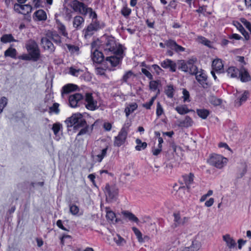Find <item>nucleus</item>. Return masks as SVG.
I'll list each match as a JSON object with an SVG mask.
<instances>
[{"mask_svg":"<svg viewBox=\"0 0 251 251\" xmlns=\"http://www.w3.org/2000/svg\"><path fill=\"white\" fill-rule=\"evenodd\" d=\"M102 46L104 52L106 55L110 54L120 55L123 53L122 46L117 44L113 37H108Z\"/></svg>","mask_w":251,"mask_h":251,"instance_id":"1","label":"nucleus"},{"mask_svg":"<svg viewBox=\"0 0 251 251\" xmlns=\"http://www.w3.org/2000/svg\"><path fill=\"white\" fill-rule=\"evenodd\" d=\"M105 26V23L101 20L98 19L91 21V23L82 31L84 37L85 39L90 38L95 32L103 29Z\"/></svg>","mask_w":251,"mask_h":251,"instance_id":"2","label":"nucleus"},{"mask_svg":"<svg viewBox=\"0 0 251 251\" xmlns=\"http://www.w3.org/2000/svg\"><path fill=\"white\" fill-rule=\"evenodd\" d=\"M100 98L96 94L92 93H86L84 97V105L89 110L95 111L100 106Z\"/></svg>","mask_w":251,"mask_h":251,"instance_id":"3","label":"nucleus"},{"mask_svg":"<svg viewBox=\"0 0 251 251\" xmlns=\"http://www.w3.org/2000/svg\"><path fill=\"white\" fill-rule=\"evenodd\" d=\"M65 122L68 127L73 126L74 130H77L86 124L85 120L80 113L73 114L72 116L68 118Z\"/></svg>","mask_w":251,"mask_h":251,"instance_id":"4","label":"nucleus"},{"mask_svg":"<svg viewBox=\"0 0 251 251\" xmlns=\"http://www.w3.org/2000/svg\"><path fill=\"white\" fill-rule=\"evenodd\" d=\"M26 49L33 61H38L40 57V51L37 43L32 39L28 40L25 44Z\"/></svg>","mask_w":251,"mask_h":251,"instance_id":"5","label":"nucleus"},{"mask_svg":"<svg viewBox=\"0 0 251 251\" xmlns=\"http://www.w3.org/2000/svg\"><path fill=\"white\" fill-rule=\"evenodd\" d=\"M227 161V158L218 154H211L207 160L209 165L219 169H221L226 166Z\"/></svg>","mask_w":251,"mask_h":251,"instance_id":"6","label":"nucleus"},{"mask_svg":"<svg viewBox=\"0 0 251 251\" xmlns=\"http://www.w3.org/2000/svg\"><path fill=\"white\" fill-rule=\"evenodd\" d=\"M128 134V130L123 127L121 128L117 136L114 137V146L119 147L126 142Z\"/></svg>","mask_w":251,"mask_h":251,"instance_id":"7","label":"nucleus"},{"mask_svg":"<svg viewBox=\"0 0 251 251\" xmlns=\"http://www.w3.org/2000/svg\"><path fill=\"white\" fill-rule=\"evenodd\" d=\"M70 7L75 12L84 16L86 15V10L88 7L83 2L78 0H73L70 3Z\"/></svg>","mask_w":251,"mask_h":251,"instance_id":"8","label":"nucleus"},{"mask_svg":"<svg viewBox=\"0 0 251 251\" xmlns=\"http://www.w3.org/2000/svg\"><path fill=\"white\" fill-rule=\"evenodd\" d=\"M104 193L106 201L111 202L116 199L118 194V190L115 186H110L107 184L105 187Z\"/></svg>","mask_w":251,"mask_h":251,"instance_id":"9","label":"nucleus"},{"mask_svg":"<svg viewBox=\"0 0 251 251\" xmlns=\"http://www.w3.org/2000/svg\"><path fill=\"white\" fill-rule=\"evenodd\" d=\"M196 76V78L198 82L204 88L208 87V83H207V76L204 70L201 69L200 71L197 69L196 73L194 74Z\"/></svg>","mask_w":251,"mask_h":251,"instance_id":"10","label":"nucleus"},{"mask_svg":"<svg viewBox=\"0 0 251 251\" xmlns=\"http://www.w3.org/2000/svg\"><path fill=\"white\" fill-rule=\"evenodd\" d=\"M83 96L79 93H75L70 96L69 102L71 107L75 108L79 105L83 100Z\"/></svg>","mask_w":251,"mask_h":251,"instance_id":"11","label":"nucleus"},{"mask_svg":"<svg viewBox=\"0 0 251 251\" xmlns=\"http://www.w3.org/2000/svg\"><path fill=\"white\" fill-rule=\"evenodd\" d=\"M14 10L19 13L26 15L31 12L32 7L29 4L22 5L20 3H15L14 6Z\"/></svg>","mask_w":251,"mask_h":251,"instance_id":"12","label":"nucleus"},{"mask_svg":"<svg viewBox=\"0 0 251 251\" xmlns=\"http://www.w3.org/2000/svg\"><path fill=\"white\" fill-rule=\"evenodd\" d=\"M161 66L164 69H169L172 72H175L176 69V64L173 60L166 59L160 63Z\"/></svg>","mask_w":251,"mask_h":251,"instance_id":"13","label":"nucleus"},{"mask_svg":"<svg viewBox=\"0 0 251 251\" xmlns=\"http://www.w3.org/2000/svg\"><path fill=\"white\" fill-rule=\"evenodd\" d=\"M113 54V55L107 56L106 57V61L109 62L111 66H116L122 61L123 58V54L120 55Z\"/></svg>","mask_w":251,"mask_h":251,"instance_id":"14","label":"nucleus"},{"mask_svg":"<svg viewBox=\"0 0 251 251\" xmlns=\"http://www.w3.org/2000/svg\"><path fill=\"white\" fill-rule=\"evenodd\" d=\"M222 238L225 244L221 246L236 248L237 246L236 241L229 234H226L224 235Z\"/></svg>","mask_w":251,"mask_h":251,"instance_id":"15","label":"nucleus"},{"mask_svg":"<svg viewBox=\"0 0 251 251\" xmlns=\"http://www.w3.org/2000/svg\"><path fill=\"white\" fill-rule=\"evenodd\" d=\"M84 18L80 15H77L74 18L73 25L76 30L80 29L83 26L84 24Z\"/></svg>","mask_w":251,"mask_h":251,"instance_id":"16","label":"nucleus"},{"mask_svg":"<svg viewBox=\"0 0 251 251\" xmlns=\"http://www.w3.org/2000/svg\"><path fill=\"white\" fill-rule=\"evenodd\" d=\"M41 44L45 50H49L50 51H53L54 50L55 48L53 44L47 37L42 38Z\"/></svg>","mask_w":251,"mask_h":251,"instance_id":"17","label":"nucleus"},{"mask_svg":"<svg viewBox=\"0 0 251 251\" xmlns=\"http://www.w3.org/2000/svg\"><path fill=\"white\" fill-rule=\"evenodd\" d=\"M212 67L213 70L217 73H222L224 69V65L222 60L220 59H214L212 62Z\"/></svg>","mask_w":251,"mask_h":251,"instance_id":"18","label":"nucleus"},{"mask_svg":"<svg viewBox=\"0 0 251 251\" xmlns=\"http://www.w3.org/2000/svg\"><path fill=\"white\" fill-rule=\"evenodd\" d=\"M196 61L197 59L196 58H192L186 61L188 68V73L191 75H193L194 73H196V71L198 69L197 67L195 65Z\"/></svg>","mask_w":251,"mask_h":251,"instance_id":"19","label":"nucleus"},{"mask_svg":"<svg viewBox=\"0 0 251 251\" xmlns=\"http://www.w3.org/2000/svg\"><path fill=\"white\" fill-rule=\"evenodd\" d=\"M104 55L102 52L97 50H95L92 55L93 61L96 63H100L104 60Z\"/></svg>","mask_w":251,"mask_h":251,"instance_id":"20","label":"nucleus"},{"mask_svg":"<svg viewBox=\"0 0 251 251\" xmlns=\"http://www.w3.org/2000/svg\"><path fill=\"white\" fill-rule=\"evenodd\" d=\"M194 124L192 119L189 116H186L183 120L179 122L178 126L182 127L192 126Z\"/></svg>","mask_w":251,"mask_h":251,"instance_id":"21","label":"nucleus"},{"mask_svg":"<svg viewBox=\"0 0 251 251\" xmlns=\"http://www.w3.org/2000/svg\"><path fill=\"white\" fill-rule=\"evenodd\" d=\"M173 215L174 217V223L173 225V227L174 228H175L177 226L182 225L185 222L186 217H184L183 219H182L180 217V215L179 213H174Z\"/></svg>","mask_w":251,"mask_h":251,"instance_id":"22","label":"nucleus"},{"mask_svg":"<svg viewBox=\"0 0 251 251\" xmlns=\"http://www.w3.org/2000/svg\"><path fill=\"white\" fill-rule=\"evenodd\" d=\"M93 126L94 125H92L91 126H89L86 123L85 126H82L80 128L81 129L77 133V137L85 134H90L93 129Z\"/></svg>","mask_w":251,"mask_h":251,"instance_id":"23","label":"nucleus"},{"mask_svg":"<svg viewBox=\"0 0 251 251\" xmlns=\"http://www.w3.org/2000/svg\"><path fill=\"white\" fill-rule=\"evenodd\" d=\"M194 176L192 173L183 176V181L188 189H190L191 188L192 184L194 182Z\"/></svg>","mask_w":251,"mask_h":251,"instance_id":"24","label":"nucleus"},{"mask_svg":"<svg viewBox=\"0 0 251 251\" xmlns=\"http://www.w3.org/2000/svg\"><path fill=\"white\" fill-rule=\"evenodd\" d=\"M135 77V74L131 71L126 72L123 75L122 80L129 85L130 84V81Z\"/></svg>","mask_w":251,"mask_h":251,"instance_id":"25","label":"nucleus"},{"mask_svg":"<svg viewBox=\"0 0 251 251\" xmlns=\"http://www.w3.org/2000/svg\"><path fill=\"white\" fill-rule=\"evenodd\" d=\"M238 75L242 82H248L251 80V76L248 71L244 68H242L240 70Z\"/></svg>","mask_w":251,"mask_h":251,"instance_id":"26","label":"nucleus"},{"mask_svg":"<svg viewBox=\"0 0 251 251\" xmlns=\"http://www.w3.org/2000/svg\"><path fill=\"white\" fill-rule=\"evenodd\" d=\"M248 93L247 91H245L242 94L236 93V97H237V100H235L236 104L238 106H240L241 105L243 102H244L248 98Z\"/></svg>","mask_w":251,"mask_h":251,"instance_id":"27","label":"nucleus"},{"mask_svg":"<svg viewBox=\"0 0 251 251\" xmlns=\"http://www.w3.org/2000/svg\"><path fill=\"white\" fill-rule=\"evenodd\" d=\"M17 55V51L16 49L13 47L12 45H11L4 52L5 57H9L13 59H16Z\"/></svg>","mask_w":251,"mask_h":251,"instance_id":"28","label":"nucleus"},{"mask_svg":"<svg viewBox=\"0 0 251 251\" xmlns=\"http://www.w3.org/2000/svg\"><path fill=\"white\" fill-rule=\"evenodd\" d=\"M175 109L180 115H185L191 111H194L192 109H189L185 104L179 105L176 106Z\"/></svg>","mask_w":251,"mask_h":251,"instance_id":"29","label":"nucleus"},{"mask_svg":"<svg viewBox=\"0 0 251 251\" xmlns=\"http://www.w3.org/2000/svg\"><path fill=\"white\" fill-rule=\"evenodd\" d=\"M0 42L3 44H7L13 42H18V41L14 38L11 34H5L0 37Z\"/></svg>","mask_w":251,"mask_h":251,"instance_id":"30","label":"nucleus"},{"mask_svg":"<svg viewBox=\"0 0 251 251\" xmlns=\"http://www.w3.org/2000/svg\"><path fill=\"white\" fill-rule=\"evenodd\" d=\"M122 215L126 218H127L129 221L134 222L136 223L139 222V219L133 213L128 211H123L122 212Z\"/></svg>","mask_w":251,"mask_h":251,"instance_id":"31","label":"nucleus"},{"mask_svg":"<svg viewBox=\"0 0 251 251\" xmlns=\"http://www.w3.org/2000/svg\"><path fill=\"white\" fill-rule=\"evenodd\" d=\"M240 70L235 67H230L226 70L227 75L232 78L237 77L238 76Z\"/></svg>","mask_w":251,"mask_h":251,"instance_id":"32","label":"nucleus"},{"mask_svg":"<svg viewBox=\"0 0 251 251\" xmlns=\"http://www.w3.org/2000/svg\"><path fill=\"white\" fill-rule=\"evenodd\" d=\"M137 107L138 105L136 102L129 104L125 109L126 116L128 117L130 114L133 113L137 108Z\"/></svg>","mask_w":251,"mask_h":251,"instance_id":"33","label":"nucleus"},{"mask_svg":"<svg viewBox=\"0 0 251 251\" xmlns=\"http://www.w3.org/2000/svg\"><path fill=\"white\" fill-rule=\"evenodd\" d=\"M108 146H106L105 148L101 150L100 153L95 156L96 160L98 162H101L102 159L106 156Z\"/></svg>","mask_w":251,"mask_h":251,"instance_id":"34","label":"nucleus"},{"mask_svg":"<svg viewBox=\"0 0 251 251\" xmlns=\"http://www.w3.org/2000/svg\"><path fill=\"white\" fill-rule=\"evenodd\" d=\"M196 112L198 115L202 119H206L210 114L209 111L206 109H197Z\"/></svg>","mask_w":251,"mask_h":251,"instance_id":"35","label":"nucleus"},{"mask_svg":"<svg viewBox=\"0 0 251 251\" xmlns=\"http://www.w3.org/2000/svg\"><path fill=\"white\" fill-rule=\"evenodd\" d=\"M34 15L39 21H45L47 19L46 13L43 10H37L35 12Z\"/></svg>","mask_w":251,"mask_h":251,"instance_id":"36","label":"nucleus"},{"mask_svg":"<svg viewBox=\"0 0 251 251\" xmlns=\"http://www.w3.org/2000/svg\"><path fill=\"white\" fill-rule=\"evenodd\" d=\"M113 240L118 246H123L126 243V240L119 234H117Z\"/></svg>","mask_w":251,"mask_h":251,"instance_id":"37","label":"nucleus"},{"mask_svg":"<svg viewBox=\"0 0 251 251\" xmlns=\"http://www.w3.org/2000/svg\"><path fill=\"white\" fill-rule=\"evenodd\" d=\"M76 86L72 84H68L64 86L62 90V94H68L75 90V87Z\"/></svg>","mask_w":251,"mask_h":251,"instance_id":"38","label":"nucleus"},{"mask_svg":"<svg viewBox=\"0 0 251 251\" xmlns=\"http://www.w3.org/2000/svg\"><path fill=\"white\" fill-rule=\"evenodd\" d=\"M50 38L53 41V42L56 44H60L61 43V40L60 36L56 32H52L50 33Z\"/></svg>","mask_w":251,"mask_h":251,"instance_id":"39","label":"nucleus"},{"mask_svg":"<svg viewBox=\"0 0 251 251\" xmlns=\"http://www.w3.org/2000/svg\"><path fill=\"white\" fill-rule=\"evenodd\" d=\"M69 74L74 76H78L81 75L82 70L79 69H76L74 67H71L69 69Z\"/></svg>","mask_w":251,"mask_h":251,"instance_id":"40","label":"nucleus"},{"mask_svg":"<svg viewBox=\"0 0 251 251\" xmlns=\"http://www.w3.org/2000/svg\"><path fill=\"white\" fill-rule=\"evenodd\" d=\"M136 143L137 146L135 147V149L137 151H141L146 148L147 144L146 142H142L140 139H137L136 140Z\"/></svg>","mask_w":251,"mask_h":251,"instance_id":"41","label":"nucleus"},{"mask_svg":"<svg viewBox=\"0 0 251 251\" xmlns=\"http://www.w3.org/2000/svg\"><path fill=\"white\" fill-rule=\"evenodd\" d=\"M192 251H198L201 247V243L195 239L192 241L191 245L189 247Z\"/></svg>","mask_w":251,"mask_h":251,"instance_id":"42","label":"nucleus"},{"mask_svg":"<svg viewBox=\"0 0 251 251\" xmlns=\"http://www.w3.org/2000/svg\"><path fill=\"white\" fill-rule=\"evenodd\" d=\"M68 50L72 54H78L79 48L78 47L70 44H66Z\"/></svg>","mask_w":251,"mask_h":251,"instance_id":"43","label":"nucleus"},{"mask_svg":"<svg viewBox=\"0 0 251 251\" xmlns=\"http://www.w3.org/2000/svg\"><path fill=\"white\" fill-rule=\"evenodd\" d=\"M86 11V15L87 13H89V17L91 19V21L98 20L97 13L93 10L92 8L88 7Z\"/></svg>","mask_w":251,"mask_h":251,"instance_id":"44","label":"nucleus"},{"mask_svg":"<svg viewBox=\"0 0 251 251\" xmlns=\"http://www.w3.org/2000/svg\"><path fill=\"white\" fill-rule=\"evenodd\" d=\"M106 217L107 220L112 222L116 218L115 214L113 211L110 210L109 208H106Z\"/></svg>","mask_w":251,"mask_h":251,"instance_id":"45","label":"nucleus"},{"mask_svg":"<svg viewBox=\"0 0 251 251\" xmlns=\"http://www.w3.org/2000/svg\"><path fill=\"white\" fill-rule=\"evenodd\" d=\"M165 93L169 98H172L174 95V89L172 85H169L165 90Z\"/></svg>","mask_w":251,"mask_h":251,"instance_id":"46","label":"nucleus"},{"mask_svg":"<svg viewBox=\"0 0 251 251\" xmlns=\"http://www.w3.org/2000/svg\"><path fill=\"white\" fill-rule=\"evenodd\" d=\"M57 28L60 33L65 37H68V32L66 31L65 26L61 23L57 24Z\"/></svg>","mask_w":251,"mask_h":251,"instance_id":"47","label":"nucleus"},{"mask_svg":"<svg viewBox=\"0 0 251 251\" xmlns=\"http://www.w3.org/2000/svg\"><path fill=\"white\" fill-rule=\"evenodd\" d=\"M70 211L73 215H78L79 212V207L75 204H72L69 205Z\"/></svg>","mask_w":251,"mask_h":251,"instance_id":"48","label":"nucleus"},{"mask_svg":"<svg viewBox=\"0 0 251 251\" xmlns=\"http://www.w3.org/2000/svg\"><path fill=\"white\" fill-rule=\"evenodd\" d=\"M62 128V125L59 123H56L53 125L52 130H53V133L55 136H57L58 135L59 131L61 130Z\"/></svg>","mask_w":251,"mask_h":251,"instance_id":"49","label":"nucleus"},{"mask_svg":"<svg viewBox=\"0 0 251 251\" xmlns=\"http://www.w3.org/2000/svg\"><path fill=\"white\" fill-rule=\"evenodd\" d=\"M80 78L86 81H89L91 79L90 74L88 72H84L82 70L81 75H80Z\"/></svg>","mask_w":251,"mask_h":251,"instance_id":"50","label":"nucleus"},{"mask_svg":"<svg viewBox=\"0 0 251 251\" xmlns=\"http://www.w3.org/2000/svg\"><path fill=\"white\" fill-rule=\"evenodd\" d=\"M133 231L137 237L138 240L140 242H142L143 241V239L142 238V234L140 232V231L136 227H133L132 228Z\"/></svg>","mask_w":251,"mask_h":251,"instance_id":"51","label":"nucleus"},{"mask_svg":"<svg viewBox=\"0 0 251 251\" xmlns=\"http://www.w3.org/2000/svg\"><path fill=\"white\" fill-rule=\"evenodd\" d=\"M59 104L57 103H54L53 105L49 107V112L54 113L58 114L59 113Z\"/></svg>","mask_w":251,"mask_h":251,"instance_id":"52","label":"nucleus"},{"mask_svg":"<svg viewBox=\"0 0 251 251\" xmlns=\"http://www.w3.org/2000/svg\"><path fill=\"white\" fill-rule=\"evenodd\" d=\"M179 69H180L182 71L188 73V68L187 64V62L184 60H181L178 67Z\"/></svg>","mask_w":251,"mask_h":251,"instance_id":"53","label":"nucleus"},{"mask_svg":"<svg viewBox=\"0 0 251 251\" xmlns=\"http://www.w3.org/2000/svg\"><path fill=\"white\" fill-rule=\"evenodd\" d=\"M210 102L215 106L219 105L222 103V100L214 96H211L209 99Z\"/></svg>","mask_w":251,"mask_h":251,"instance_id":"54","label":"nucleus"},{"mask_svg":"<svg viewBox=\"0 0 251 251\" xmlns=\"http://www.w3.org/2000/svg\"><path fill=\"white\" fill-rule=\"evenodd\" d=\"M182 99L184 102H190L191 100L190 99L189 92L185 89H183L182 91Z\"/></svg>","mask_w":251,"mask_h":251,"instance_id":"55","label":"nucleus"},{"mask_svg":"<svg viewBox=\"0 0 251 251\" xmlns=\"http://www.w3.org/2000/svg\"><path fill=\"white\" fill-rule=\"evenodd\" d=\"M198 40L201 43L207 47H211V42L206 38L202 36H200L198 37Z\"/></svg>","mask_w":251,"mask_h":251,"instance_id":"56","label":"nucleus"},{"mask_svg":"<svg viewBox=\"0 0 251 251\" xmlns=\"http://www.w3.org/2000/svg\"><path fill=\"white\" fill-rule=\"evenodd\" d=\"M7 99L5 97H2L0 100V113H1L3 108L6 106L7 104Z\"/></svg>","mask_w":251,"mask_h":251,"instance_id":"57","label":"nucleus"},{"mask_svg":"<svg viewBox=\"0 0 251 251\" xmlns=\"http://www.w3.org/2000/svg\"><path fill=\"white\" fill-rule=\"evenodd\" d=\"M176 44V42L172 39H169L165 41L166 46L173 50H174Z\"/></svg>","mask_w":251,"mask_h":251,"instance_id":"58","label":"nucleus"},{"mask_svg":"<svg viewBox=\"0 0 251 251\" xmlns=\"http://www.w3.org/2000/svg\"><path fill=\"white\" fill-rule=\"evenodd\" d=\"M155 99L156 96L152 97L149 102H147L143 104V107L147 109H150Z\"/></svg>","mask_w":251,"mask_h":251,"instance_id":"59","label":"nucleus"},{"mask_svg":"<svg viewBox=\"0 0 251 251\" xmlns=\"http://www.w3.org/2000/svg\"><path fill=\"white\" fill-rule=\"evenodd\" d=\"M164 113L163 108L160 103L158 102L156 106V114L158 117H159Z\"/></svg>","mask_w":251,"mask_h":251,"instance_id":"60","label":"nucleus"},{"mask_svg":"<svg viewBox=\"0 0 251 251\" xmlns=\"http://www.w3.org/2000/svg\"><path fill=\"white\" fill-rule=\"evenodd\" d=\"M131 12V10L127 7H123L121 10L122 14L125 17H127L130 14Z\"/></svg>","mask_w":251,"mask_h":251,"instance_id":"61","label":"nucleus"},{"mask_svg":"<svg viewBox=\"0 0 251 251\" xmlns=\"http://www.w3.org/2000/svg\"><path fill=\"white\" fill-rule=\"evenodd\" d=\"M149 86L151 90L154 91L157 89L158 83L156 81H151L150 82Z\"/></svg>","mask_w":251,"mask_h":251,"instance_id":"62","label":"nucleus"},{"mask_svg":"<svg viewBox=\"0 0 251 251\" xmlns=\"http://www.w3.org/2000/svg\"><path fill=\"white\" fill-rule=\"evenodd\" d=\"M141 71H142V73L144 75H145L149 79H150L151 80L153 79L152 75L146 69L142 68Z\"/></svg>","mask_w":251,"mask_h":251,"instance_id":"63","label":"nucleus"},{"mask_svg":"<svg viewBox=\"0 0 251 251\" xmlns=\"http://www.w3.org/2000/svg\"><path fill=\"white\" fill-rule=\"evenodd\" d=\"M241 22L251 32V24L245 19H242Z\"/></svg>","mask_w":251,"mask_h":251,"instance_id":"64","label":"nucleus"}]
</instances>
